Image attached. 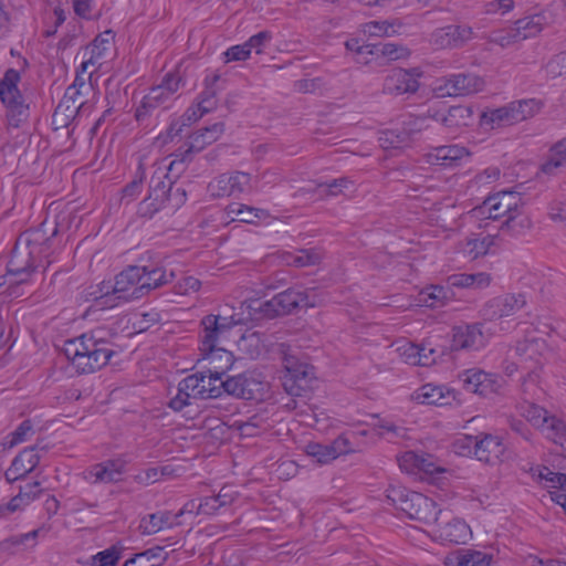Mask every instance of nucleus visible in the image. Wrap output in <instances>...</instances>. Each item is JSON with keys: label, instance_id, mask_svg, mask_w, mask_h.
<instances>
[{"label": "nucleus", "instance_id": "13d9d810", "mask_svg": "<svg viewBox=\"0 0 566 566\" xmlns=\"http://www.w3.org/2000/svg\"><path fill=\"white\" fill-rule=\"evenodd\" d=\"M273 304V297L269 301L261 302L259 300H252L248 308L250 314H254L255 318H273L279 316V312L276 311V306H270Z\"/></svg>", "mask_w": 566, "mask_h": 566}, {"label": "nucleus", "instance_id": "69168bd1", "mask_svg": "<svg viewBox=\"0 0 566 566\" xmlns=\"http://www.w3.org/2000/svg\"><path fill=\"white\" fill-rule=\"evenodd\" d=\"M88 94L85 91L78 90L75 86H69L63 95L64 99L73 105H82V111L86 112L91 108V105L84 98Z\"/></svg>", "mask_w": 566, "mask_h": 566}, {"label": "nucleus", "instance_id": "a878e982", "mask_svg": "<svg viewBox=\"0 0 566 566\" xmlns=\"http://www.w3.org/2000/svg\"><path fill=\"white\" fill-rule=\"evenodd\" d=\"M124 469L125 462L123 460H107L87 470L85 479L93 484L117 482Z\"/></svg>", "mask_w": 566, "mask_h": 566}, {"label": "nucleus", "instance_id": "7c9ffc66", "mask_svg": "<svg viewBox=\"0 0 566 566\" xmlns=\"http://www.w3.org/2000/svg\"><path fill=\"white\" fill-rule=\"evenodd\" d=\"M562 168H566V139L559 140L551 147L547 158L539 166L538 174L556 176Z\"/></svg>", "mask_w": 566, "mask_h": 566}, {"label": "nucleus", "instance_id": "37998d69", "mask_svg": "<svg viewBox=\"0 0 566 566\" xmlns=\"http://www.w3.org/2000/svg\"><path fill=\"white\" fill-rule=\"evenodd\" d=\"M220 76L218 74H213L211 77H207L205 81V90L198 97V107L202 109L203 113H210L217 106V90L214 88L216 83L219 81Z\"/></svg>", "mask_w": 566, "mask_h": 566}, {"label": "nucleus", "instance_id": "dca6fc26", "mask_svg": "<svg viewBox=\"0 0 566 566\" xmlns=\"http://www.w3.org/2000/svg\"><path fill=\"white\" fill-rule=\"evenodd\" d=\"M284 367L286 371L283 378L285 391L291 396H301L313 378V367L294 357H285Z\"/></svg>", "mask_w": 566, "mask_h": 566}, {"label": "nucleus", "instance_id": "6ab92c4d", "mask_svg": "<svg viewBox=\"0 0 566 566\" xmlns=\"http://www.w3.org/2000/svg\"><path fill=\"white\" fill-rule=\"evenodd\" d=\"M172 180L161 169H157L150 178L149 195L168 200L171 209H178L186 201V191L181 188L172 189Z\"/></svg>", "mask_w": 566, "mask_h": 566}, {"label": "nucleus", "instance_id": "0eeeda50", "mask_svg": "<svg viewBox=\"0 0 566 566\" xmlns=\"http://www.w3.org/2000/svg\"><path fill=\"white\" fill-rule=\"evenodd\" d=\"M20 74L14 69L7 70L0 80V99L7 107L8 123L14 128L29 118V105L18 88Z\"/></svg>", "mask_w": 566, "mask_h": 566}, {"label": "nucleus", "instance_id": "f257e3e1", "mask_svg": "<svg viewBox=\"0 0 566 566\" xmlns=\"http://www.w3.org/2000/svg\"><path fill=\"white\" fill-rule=\"evenodd\" d=\"M101 331L65 340L63 352L77 374H92L106 366L116 353Z\"/></svg>", "mask_w": 566, "mask_h": 566}, {"label": "nucleus", "instance_id": "4d7b16f0", "mask_svg": "<svg viewBox=\"0 0 566 566\" xmlns=\"http://www.w3.org/2000/svg\"><path fill=\"white\" fill-rule=\"evenodd\" d=\"M167 205L168 200L157 198L148 193L147 198H145L138 205L137 213L143 218H151L156 212L165 208Z\"/></svg>", "mask_w": 566, "mask_h": 566}, {"label": "nucleus", "instance_id": "f704fd0d", "mask_svg": "<svg viewBox=\"0 0 566 566\" xmlns=\"http://www.w3.org/2000/svg\"><path fill=\"white\" fill-rule=\"evenodd\" d=\"M453 296L450 286L431 285L419 293V302L428 307H441Z\"/></svg>", "mask_w": 566, "mask_h": 566}, {"label": "nucleus", "instance_id": "b1692460", "mask_svg": "<svg viewBox=\"0 0 566 566\" xmlns=\"http://www.w3.org/2000/svg\"><path fill=\"white\" fill-rule=\"evenodd\" d=\"M448 517L449 514L442 511L439 524H434L440 538L451 544H465L471 538L469 525L460 518Z\"/></svg>", "mask_w": 566, "mask_h": 566}, {"label": "nucleus", "instance_id": "2f4dec72", "mask_svg": "<svg viewBox=\"0 0 566 566\" xmlns=\"http://www.w3.org/2000/svg\"><path fill=\"white\" fill-rule=\"evenodd\" d=\"M453 394L442 386L431 384L423 385L416 392L415 399L422 405L444 406L451 402Z\"/></svg>", "mask_w": 566, "mask_h": 566}, {"label": "nucleus", "instance_id": "72a5a7b5", "mask_svg": "<svg viewBox=\"0 0 566 566\" xmlns=\"http://www.w3.org/2000/svg\"><path fill=\"white\" fill-rule=\"evenodd\" d=\"M448 284L451 287L460 289H485L491 283L489 273H459L448 277Z\"/></svg>", "mask_w": 566, "mask_h": 566}, {"label": "nucleus", "instance_id": "c03bdc74", "mask_svg": "<svg viewBox=\"0 0 566 566\" xmlns=\"http://www.w3.org/2000/svg\"><path fill=\"white\" fill-rule=\"evenodd\" d=\"M166 559L163 547H155L136 554L125 562L123 566H158Z\"/></svg>", "mask_w": 566, "mask_h": 566}, {"label": "nucleus", "instance_id": "864d4df0", "mask_svg": "<svg viewBox=\"0 0 566 566\" xmlns=\"http://www.w3.org/2000/svg\"><path fill=\"white\" fill-rule=\"evenodd\" d=\"M532 227V222L527 216H524L517 211L514 214H510L505 222L502 224L501 230L507 231L513 235H520Z\"/></svg>", "mask_w": 566, "mask_h": 566}, {"label": "nucleus", "instance_id": "79ce46f5", "mask_svg": "<svg viewBox=\"0 0 566 566\" xmlns=\"http://www.w3.org/2000/svg\"><path fill=\"white\" fill-rule=\"evenodd\" d=\"M112 38V31H106L94 39L91 46L87 49L90 57L82 62L83 72H86L90 66H95L97 64V60L101 59L106 51L105 44H108Z\"/></svg>", "mask_w": 566, "mask_h": 566}, {"label": "nucleus", "instance_id": "ea45409f", "mask_svg": "<svg viewBox=\"0 0 566 566\" xmlns=\"http://www.w3.org/2000/svg\"><path fill=\"white\" fill-rule=\"evenodd\" d=\"M82 112V105H73L67 99L62 98L53 113L52 123L56 129L67 127Z\"/></svg>", "mask_w": 566, "mask_h": 566}, {"label": "nucleus", "instance_id": "c85d7f7f", "mask_svg": "<svg viewBox=\"0 0 566 566\" xmlns=\"http://www.w3.org/2000/svg\"><path fill=\"white\" fill-rule=\"evenodd\" d=\"M224 132V124L219 122L191 134L188 140L187 153H199L207 145L217 142Z\"/></svg>", "mask_w": 566, "mask_h": 566}, {"label": "nucleus", "instance_id": "052dcab7", "mask_svg": "<svg viewBox=\"0 0 566 566\" xmlns=\"http://www.w3.org/2000/svg\"><path fill=\"white\" fill-rule=\"evenodd\" d=\"M539 479L547 482V486L554 488L555 490H566V474L559 472H553L548 468H543L539 471Z\"/></svg>", "mask_w": 566, "mask_h": 566}, {"label": "nucleus", "instance_id": "9d476101", "mask_svg": "<svg viewBox=\"0 0 566 566\" xmlns=\"http://www.w3.org/2000/svg\"><path fill=\"white\" fill-rule=\"evenodd\" d=\"M547 350L545 340L541 338H525L516 343L511 349L512 357L524 370H541L544 364V354Z\"/></svg>", "mask_w": 566, "mask_h": 566}, {"label": "nucleus", "instance_id": "774afa93", "mask_svg": "<svg viewBox=\"0 0 566 566\" xmlns=\"http://www.w3.org/2000/svg\"><path fill=\"white\" fill-rule=\"evenodd\" d=\"M548 216L554 222H566V200H553L548 206Z\"/></svg>", "mask_w": 566, "mask_h": 566}, {"label": "nucleus", "instance_id": "39448f33", "mask_svg": "<svg viewBox=\"0 0 566 566\" xmlns=\"http://www.w3.org/2000/svg\"><path fill=\"white\" fill-rule=\"evenodd\" d=\"M201 352L206 359H211L214 363L217 356L224 358L226 365L232 366L233 355L231 352L226 350L220 345L222 340L230 334L233 323L228 317L220 315H207L201 321Z\"/></svg>", "mask_w": 566, "mask_h": 566}, {"label": "nucleus", "instance_id": "603ef678", "mask_svg": "<svg viewBox=\"0 0 566 566\" xmlns=\"http://www.w3.org/2000/svg\"><path fill=\"white\" fill-rule=\"evenodd\" d=\"M455 566H494L492 555L480 551H467L458 556Z\"/></svg>", "mask_w": 566, "mask_h": 566}, {"label": "nucleus", "instance_id": "f03ea898", "mask_svg": "<svg viewBox=\"0 0 566 566\" xmlns=\"http://www.w3.org/2000/svg\"><path fill=\"white\" fill-rule=\"evenodd\" d=\"M142 273L143 268L130 265L116 275L114 285L103 282L98 292H92L91 295L101 307H114L116 300L129 302L142 298Z\"/></svg>", "mask_w": 566, "mask_h": 566}, {"label": "nucleus", "instance_id": "20e7f679", "mask_svg": "<svg viewBox=\"0 0 566 566\" xmlns=\"http://www.w3.org/2000/svg\"><path fill=\"white\" fill-rule=\"evenodd\" d=\"M387 499L409 518L427 525L439 524L442 516V510H437V505L431 499L405 488H391Z\"/></svg>", "mask_w": 566, "mask_h": 566}, {"label": "nucleus", "instance_id": "a19ab883", "mask_svg": "<svg viewBox=\"0 0 566 566\" xmlns=\"http://www.w3.org/2000/svg\"><path fill=\"white\" fill-rule=\"evenodd\" d=\"M509 105L515 124L535 116L542 107V103L535 98L514 101Z\"/></svg>", "mask_w": 566, "mask_h": 566}, {"label": "nucleus", "instance_id": "49530a36", "mask_svg": "<svg viewBox=\"0 0 566 566\" xmlns=\"http://www.w3.org/2000/svg\"><path fill=\"white\" fill-rule=\"evenodd\" d=\"M510 105H505L495 109L484 112L482 120L484 124H490L492 128L514 125L513 116L511 115Z\"/></svg>", "mask_w": 566, "mask_h": 566}, {"label": "nucleus", "instance_id": "bf43d9fd", "mask_svg": "<svg viewBox=\"0 0 566 566\" xmlns=\"http://www.w3.org/2000/svg\"><path fill=\"white\" fill-rule=\"evenodd\" d=\"M119 557L120 552L113 546L92 556L90 566H115Z\"/></svg>", "mask_w": 566, "mask_h": 566}, {"label": "nucleus", "instance_id": "f3484780", "mask_svg": "<svg viewBox=\"0 0 566 566\" xmlns=\"http://www.w3.org/2000/svg\"><path fill=\"white\" fill-rule=\"evenodd\" d=\"M422 72L417 69H392L384 80L382 91L391 95L416 93L419 88L418 78Z\"/></svg>", "mask_w": 566, "mask_h": 566}, {"label": "nucleus", "instance_id": "e2e57ef3", "mask_svg": "<svg viewBox=\"0 0 566 566\" xmlns=\"http://www.w3.org/2000/svg\"><path fill=\"white\" fill-rule=\"evenodd\" d=\"M178 385L181 388V390H185L187 394H189L190 399L192 401L197 400V399H201L200 388H205V386L200 385V382L198 380L197 373L187 376Z\"/></svg>", "mask_w": 566, "mask_h": 566}, {"label": "nucleus", "instance_id": "7ed1b4c3", "mask_svg": "<svg viewBox=\"0 0 566 566\" xmlns=\"http://www.w3.org/2000/svg\"><path fill=\"white\" fill-rule=\"evenodd\" d=\"M49 250V240L41 230H28L20 234L8 264L9 273L29 274L38 266L42 254Z\"/></svg>", "mask_w": 566, "mask_h": 566}, {"label": "nucleus", "instance_id": "ddd939ff", "mask_svg": "<svg viewBox=\"0 0 566 566\" xmlns=\"http://www.w3.org/2000/svg\"><path fill=\"white\" fill-rule=\"evenodd\" d=\"M458 378L465 390L485 397L499 392L502 388L501 377L479 368L463 370Z\"/></svg>", "mask_w": 566, "mask_h": 566}, {"label": "nucleus", "instance_id": "393cba45", "mask_svg": "<svg viewBox=\"0 0 566 566\" xmlns=\"http://www.w3.org/2000/svg\"><path fill=\"white\" fill-rule=\"evenodd\" d=\"M40 459L38 446L25 448L13 459L11 467L6 471V479L13 482L24 478L36 468Z\"/></svg>", "mask_w": 566, "mask_h": 566}, {"label": "nucleus", "instance_id": "58836bf2", "mask_svg": "<svg viewBox=\"0 0 566 566\" xmlns=\"http://www.w3.org/2000/svg\"><path fill=\"white\" fill-rule=\"evenodd\" d=\"M545 19L542 15H531L514 22L513 29L521 36V41L536 36L543 30Z\"/></svg>", "mask_w": 566, "mask_h": 566}, {"label": "nucleus", "instance_id": "9b49d317", "mask_svg": "<svg viewBox=\"0 0 566 566\" xmlns=\"http://www.w3.org/2000/svg\"><path fill=\"white\" fill-rule=\"evenodd\" d=\"M526 305V298L523 294H502L489 300L480 313L485 321H496L513 316Z\"/></svg>", "mask_w": 566, "mask_h": 566}, {"label": "nucleus", "instance_id": "5701e85b", "mask_svg": "<svg viewBox=\"0 0 566 566\" xmlns=\"http://www.w3.org/2000/svg\"><path fill=\"white\" fill-rule=\"evenodd\" d=\"M350 451V442L345 436L337 437L329 444H321L316 442L306 446V453L316 459L321 464L329 463L342 454Z\"/></svg>", "mask_w": 566, "mask_h": 566}, {"label": "nucleus", "instance_id": "a211bd4d", "mask_svg": "<svg viewBox=\"0 0 566 566\" xmlns=\"http://www.w3.org/2000/svg\"><path fill=\"white\" fill-rule=\"evenodd\" d=\"M472 109L463 105L450 107L447 114H440L439 112L429 108L426 116L416 118L415 125L419 130L428 128V125H424V123L427 118H431L440 122L447 128H460L468 126L472 120Z\"/></svg>", "mask_w": 566, "mask_h": 566}, {"label": "nucleus", "instance_id": "0e129e2a", "mask_svg": "<svg viewBox=\"0 0 566 566\" xmlns=\"http://www.w3.org/2000/svg\"><path fill=\"white\" fill-rule=\"evenodd\" d=\"M403 354L407 356V363L409 364L428 365L430 363L428 355L426 354V349L412 344H407L405 346Z\"/></svg>", "mask_w": 566, "mask_h": 566}, {"label": "nucleus", "instance_id": "c756f323", "mask_svg": "<svg viewBox=\"0 0 566 566\" xmlns=\"http://www.w3.org/2000/svg\"><path fill=\"white\" fill-rule=\"evenodd\" d=\"M468 155L464 147L458 145L440 146L426 155L430 165L452 166L459 159Z\"/></svg>", "mask_w": 566, "mask_h": 566}, {"label": "nucleus", "instance_id": "1a4fd4ad", "mask_svg": "<svg viewBox=\"0 0 566 566\" xmlns=\"http://www.w3.org/2000/svg\"><path fill=\"white\" fill-rule=\"evenodd\" d=\"M459 448L468 449L469 452L473 448L474 455L481 462L488 464H496L502 461L505 447L499 437L492 434H484L479 437H464L455 442Z\"/></svg>", "mask_w": 566, "mask_h": 566}, {"label": "nucleus", "instance_id": "338daca9", "mask_svg": "<svg viewBox=\"0 0 566 566\" xmlns=\"http://www.w3.org/2000/svg\"><path fill=\"white\" fill-rule=\"evenodd\" d=\"M547 74L553 77L562 76L566 74V53H559L555 55L547 64H546Z\"/></svg>", "mask_w": 566, "mask_h": 566}, {"label": "nucleus", "instance_id": "680f3d73", "mask_svg": "<svg viewBox=\"0 0 566 566\" xmlns=\"http://www.w3.org/2000/svg\"><path fill=\"white\" fill-rule=\"evenodd\" d=\"M139 530L144 535L156 534L163 530V517L157 513L144 516L139 524Z\"/></svg>", "mask_w": 566, "mask_h": 566}, {"label": "nucleus", "instance_id": "8fccbe9b", "mask_svg": "<svg viewBox=\"0 0 566 566\" xmlns=\"http://www.w3.org/2000/svg\"><path fill=\"white\" fill-rule=\"evenodd\" d=\"M483 38L489 43L499 45L502 49H505L514 43L521 42V36L517 35L513 27L492 31L489 34H484Z\"/></svg>", "mask_w": 566, "mask_h": 566}, {"label": "nucleus", "instance_id": "423d86ee", "mask_svg": "<svg viewBox=\"0 0 566 566\" xmlns=\"http://www.w3.org/2000/svg\"><path fill=\"white\" fill-rule=\"evenodd\" d=\"M521 415L555 444L566 452V422L551 415L546 409L532 400H524L520 406Z\"/></svg>", "mask_w": 566, "mask_h": 566}, {"label": "nucleus", "instance_id": "6e6d98bb", "mask_svg": "<svg viewBox=\"0 0 566 566\" xmlns=\"http://www.w3.org/2000/svg\"><path fill=\"white\" fill-rule=\"evenodd\" d=\"M144 179L145 170L139 164L134 179L122 189V201L126 200L128 203L134 200L142 192Z\"/></svg>", "mask_w": 566, "mask_h": 566}, {"label": "nucleus", "instance_id": "4c0bfd02", "mask_svg": "<svg viewBox=\"0 0 566 566\" xmlns=\"http://www.w3.org/2000/svg\"><path fill=\"white\" fill-rule=\"evenodd\" d=\"M227 212L232 216V220L245 223H254L256 220L266 219L269 212L263 209L253 208L242 203H231L227 207Z\"/></svg>", "mask_w": 566, "mask_h": 566}, {"label": "nucleus", "instance_id": "473e14b6", "mask_svg": "<svg viewBox=\"0 0 566 566\" xmlns=\"http://www.w3.org/2000/svg\"><path fill=\"white\" fill-rule=\"evenodd\" d=\"M142 268L143 273L140 274V286L143 290V297L150 291L170 283L175 276L172 272L167 273L166 270L161 268H155L151 270H148L146 266Z\"/></svg>", "mask_w": 566, "mask_h": 566}, {"label": "nucleus", "instance_id": "f8f14e48", "mask_svg": "<svg viewBox=\"0 0 566 566\" xmlns=\"http://www.w3.org/2000/svg\"><path fill=\"white\" fill-rule=\"evenodd\" d=\"M441 84L436 87L438 96H464L481 92L484 81L472 73L452 74L441 80Z\"/></svg>", "mask_w": 566, "mask_h": 566}, {"label": "nucleus", "instance_id": "5fc2aeb1", "mask_svg": "<svg viewBox=\"0 0 566 566\" xmlns=\"http://www.w3.org/2000/svg\"><path fill=\"white\" fill-rule=\"evenodd\" d=\"M495 242V237L486 234L470 239L467 243V252L472 259L485 255Z\"/></svg>", "mask_w": 566, "mask_h": 566}, {"label": "nucleus", "instance_id": "aec40b11", "mask_svg": "<svg viewBox=\"0 0 566 566\" xmlns=\"http://www.w3.org/2000/svg\"><path fill=\"white\" fill-rule=\"evenodd\" d=\"M249 181L250 175L245 172L222 174L209 182L208 191L216 198L238 196L244 191Z\"/></svg>", "mask_w": 566, "mask_h": 566}, {"label": "nucleus", "instance_id": "4be33fe9", "mask_svg": "<svg viewBox=\"0 0 566 566\" xmlns=\"http://www.w3.org/2000/svg\"><path fill=\"white\" fill-rule=\"evenodd\" d=\"M485 345V338L480 324L455 326L452 329L453 350H478Z\"/></svg>", "mask_w": 566, "mask_h": 566}, {"label": "nucleus", "instance_id": "a18cd8bd", "mask_svg": "<svg viewBox=\"0 0 566 566\" xmlns=\"http://www.w3.org/2000/svg\"><path fill=\"white\" fill-rule=\"evenodd\" d=\"M322 260V254L316 249H303L298 250L296 254L287 253L285 262L289 265L297 268H305L318 264Z\"/></svg>", "mask_w": 566, "mask_h": 566}, {"label": "nucleus", "instance_id": "2eb2a0df", "mask_svg": "<svg viewBox=\"0 0 566 566\" xmlns=\"http://www.w3.org/2000/svg\"><path fill=\"white\" fill-rule=\"evenodd\" d=\"M263 391L264 384L248 373L228 377L222 381V394L226 392L235 398L259 400L262 399Z\"/></svg>", "mask_w": 566, "mask_h": 566}, {"label": "nucleus", "instance_id": "412c9836", "mask_svg": "<svg viewBox=\"0 0 566 566\" xmlns=\"http://www.w3.org/2000/svg\"><path fill=\"white\" fill-rule=\"evenodd\" d=\"M522 206L520 193L514 191H501L490 196L483 202L481 209L488 210L490 219H499L503 216L510 217L518 211Z\"/></svg>", "mask_w": 566, "mask_h": 566}, {"label": "nucleus", "instance_id": "09e8293b", "mask_svg": "<svg viewBox=\"0 0 566 566\" xmlns=\"http://www.w3.org/2000/svg\"><path fill=\"white\" fill-rule=\"evenodd\" d=\"M34 433L32 422L30 420L22 421L19 427L10 433L9 440L0 443V451L12 449L13 447L27 441Z\"/></svg>", "mask_w": 566, "mask_h": 566}, {"label": "nucleus", "instance_id": "de8ad7c7", "mask_svg": "<svg viewBox=\"0 0 566 566\" xmlns=\"http://www.w3.org/2000/svg\"><path fill=\"white\" fill-rule=\"evenodd\" d=\"M370 54L387 57L390 61L406 59L410 51L403 45L395 43L371 44Z\"/></svg>", "mask_w": 566, "mask_h": 566}, {"label": "nucleus", "instance_id": "bb28decb", "mask_svg": "<svg viewBox=\"0 0 566 566\" xmlns=\"http://www.w3.org/2000/svg\"><path fill=\"white\" fill-rule=\"evenodd\" d=\"M271 306H276L279 316H283L302 307L314 306V303L308 301V296L304 291L289 289L276 294Z\"/></svg>", "mask_w": 566, "mask_h": 566}, {"label": "nucleus", "instance_id": "4468645a", "mask_svg": "<svg viewBox=\"0 0 566 566\" xmlns=\"http://www.w3.org/2000/svg\"><path fill=\"white\" fill-rule=\"evenodd\" d=\"M474 36L473 29L465 24H450L436 29L430 36L431 45L437 50L463 48Z\"/></svg>", "mask_w": 566, "mask_h": 566}, {"label": "nucleus", "instance_id": "6e6552de", "mask_svg": "<svg viewBox=\"0 0 566 566\" xmlns=\"http://www.w3.org/2000/svg\"><path fill=\"white\" fill-rule=\"evenodd\" d=\"M185 78L179 71L164 75L160 83L153 86L136 109L137 120L144 119L153 109L165 106L176 99V94L185 85Z\"/></svg>", "mask_w": 566, "mask_h": 566}, {"label": "nucleus", "instance_id": "e433bc0d", "mask_svg": "<svg viewBox=\"0 0 566 566\" xmlns=\"http://www.w3.org/2000/svg\"><path fill=\"white\" fill-rule=\"evenodd\" d=\"M354 180L348 177H342L338 179H333L329 182H321L317 184L314 190L310 189H301L304 192H318L321 199H326L328 197H336L339 195H344L346 190L354 188Z\"/></svg>", "mask_w": 566, "mask_h": 566}, {"label": "nucleus", "instance_id": "3c124183", "mask_svg": "<svg viewBox=\"0 0 566 566\" xmlns=\"http://www.w3.org/2000/svg\"><path fill=\"white\" fill-rule=\"evenodd\" d=\"M527 374L522 380V394L524 396V400H534L539 398L542 394V388L539 387V371L541 370H526Z\"/></svg>", "mask_w": 566, "mask_h": 566}, {"label": "nucleus", "instance_id": "cd10ccee", "mask_svg": "<svg viewBox=\"0 0 566 566\" xmlns=\"http://www.w3.org/2000/svg\"><path fill=\"white\" fill-rule=\"evenodd\" d=\"M49 526L42 525L39 528L33 530L31 532L11 536L9 538L3 539L0 543V548L1 551L10 554H15L19 552L34 548L38 544V538L40 536H45L49 533Z\"/></svg>", "mask_w": 566, "mask_h": 566}, {"label": "nucleus", "instance_id": "c9c22d12", "mask_svg": "<svg viewBox=\"0 0 566 566\" xmlns=\"http://www.w3.org/2000/svg\"><path fill=\"white\" fill-rule=\"evenodd\" d=\"M200 385L205 388L201 390V399L219 398L222 395V381L223 371L209 370V375L206 373H197Z\"/></svg>", "mask_w": 566, "mask_h": 566}]
</instances>
